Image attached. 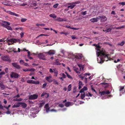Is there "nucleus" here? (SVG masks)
I'll use <instances>...</instances> for the list:
<instances>
[{"label":"nucleus","instance_id":"nucleus-1","mask_svg":"<svg viewBox=\"0 0 125 125\" xmlns=\"http://www.w3.org/2000/svg\"><path fill=\"white\" fill-rule=\"evenodd\" d=\"M98 56H100L99 59L97 58V60L98 63H102L104 61H107L109 59L108 57L109 54H107L104 51L98 52L97 53Z\"/></svg>","mask_w":125,"mask_h":125},{"label":"nucleus","instance_id":"nucleus-2","mask_svg":"<svg viewBox=\"0 0 125 125\" xmlns=\"http://www.w3.org/2000/svg\"><path fill=\"white\" fill-rule=\"evenodd\" d=\"M91 75L90 73H85L82 75L80 74L79 75V77L80 78H81L82 80H84L85 81V83H87V76H89Z\"/></svg>","mask_w":125,"mask_h":125},{"label":"nucleus","instance_id":"nucleus-3","mask_svg":"<svg viewBox=\"0 0 125 125\" xmlns=\"http://www.w3.org/2000/svg\"><path fill=\"white\" fill-rule=\"evenodd\" d=\"M1 59L3 61H7L9 62L11 61L9 57L7 56H2L1 57Z\"/></svg>","mask_w":125,"mask_h":125},{"label":"nucleus","instance_id":"nucleus-4","mask_svg":"<svg viewBox=\"0 0 125 125\" xmlns=\"http://www.w3.org/2000/svg\"><path fill=\"white\" fill-rule=\"evenodd\" d=\"M2 22L4 23H0V25L5 28L7 25H10V23L7 21H3Z\"/></svg>","mask_w":125,"mask_h":125},{"label":"nucleus","instance_id":"nucleus-5","mask_svg":"<svg viewBox=\"0 0 125 125\" xmlns=\"http://www.w3.org/2000/svg\"><path fill=\"white\" fill-rule=\"evenodd\" d=\"M27 83H32L34 84H38L40 83V82L38 81H35L33 80H27Z\"/></svg>","mask_w":125,"mask_h":125},{"label":"nucleus","instance_id":"nucleus-6","mask_svg":"<svg viewBox=\"0 0 125 125\" xmlns=\"http://www.w3.org/2000/svg\"><path fill=\"white\" fill-rule=\"evenodd\" d=\"M19 76V75L18 74L14 72H12L10 75V76L11 78H17Z\"/></svg>","mask_w":125,"mask_h":125},{"label":"nucleus","instance_id":"nucleus-7","mask_svg":"<svg viewBox=\"0 0 125 125\" xmlns=\"http://www.w3.org/2000/svg\"><path fill=\"white\" fill-rule=\"evenodd\" d=\"M38 97V95L36 94H35L33 95H31L29 97V99L31 100L35 99H37Z\"/></svg>","mask_w":125,"mask_h":125},{"label":"nucleus","instance_id":"nucleus-8","mask_svg":"<svg viewBox=\"0 0 125 125\" xmlns=\"http://www.w3.org/2000/svg\"><path fill=\"white\" fill-rule=\"evenodd\" d=\"M12 65L17 69H19L21 68V67L17 64V62H13L11 63Z\"/></svg>","mask_w":125,"mask_h":125},{"label":"nucleus","instance_id":"nucleus-9","mask_svg":"<svg viewBox=\"0 0 125 125\" xmlns=\"http://www.w3.org/2000/svg\"><path fill=\"white\" fill-rule=\"evenodd\" d=\"M99 17L100 18L99 19H100L102 21H105L107 20V18L104 16H99Z\"/></svg>","mask_w":125,"mask_h":125},{"label":"nucleus","instance_id":"nucleus-10","mask_svg":"<svg viewBox=\"0 0 125 125\" xmlns=\"http://www.w3.org/2000/svg\"><path fill=\"white\" fill-rule=\"evenodd\" d=\"M110 93V92L109 91H103L102 92H99V94H100L101 95H104L105 94H109Z\"/></svg>","mask_w":125,"mask_h":125},{"label":"nucleus","instance_id":"nucleus-11","mask_svg":"<svg viewBox=\"0 0 125 125\" xmlns=\"http://www.w3.org/2000/svg\"><path fill=\"white\" fill-rule=\"evenodd\" d=\"M55 53V51L54 50H50L48 52H45V53H47L50 55L54 54Z\"/></svg>","mask_w":125,"mask_h":125},{"label":"nucleus","instance_id":"nucleus-12","mask_svg":"<svg viewBox=\"0 0 125 125\" xmlns=\"http://www.w3.org/2000/svg\"><path fill=\"white\" fill-rule=\"evenodd\" d=\"M7 12L8 14L10 15L13 16H19V15L18 14H16L14 13L11 12L10 11H8Z\"/></svg>","mask_w":125,"mask_h":125},{"label":"nucleus","instance_id":"nucleus-13","mask_svg":"<svg viewBox=\"0 0 125 125\" xmlns=\"http://www.w3.org/2000/svg\"><path fill=\"white\" fill-rule=\"evenodd\" d=\"M38 57L39 58L43 60H45L44 55L42 53H40L38 54Z\"/></svg>","mask_w":125,"mask_h":125},{"label":"nucleus","instance_id":"nucleus-14","mask_svg":"<svg viewBox=\"0 0 125 125\" xmlns=\"http://www.w3.org/2000/svg\"><path fill=\"white\" fill-rule=\"evenodd\" d=\"M51 78L52 77L51 76H47L46 77V79L49 83H51L53 81V80L51 79Z\"/></svg>","mask_w":125,"mask_h":125},{"label":"nucleus","instance_id":"nucleus-15","mask_svg":"<svg viewBox=\"0 0 125 125\" xmlns=\"http://www.w3.org/2000/svg\"><path fill=\"white\" fill-rule=\"evenodd\" d=\"M71 3H68V4L70 5L68 6H67V8H70V9H73L75 6V5L73 4H70Z\"/></svg>","mask_w":125,"mask_h":125},{"label":"nucleus","instance_id":"nucleus-16","mask_svg":"<svg viewBox=\"0 0 125 125\" xmlns=\"http://www.w3.org/2000/svg\"><path fill=\"white\" fill-rule=\"evenodd\" d=\"M44 96L45 98H48L49 96V94L46 92H43L41 95V96L42 97Z\"/></svg>","mask_w":125,"mask_h":125},{"label":"nucleus","instance_id":"nucleus-17","mask_svg":"<svg viewBox=\"0 0 125 125\" xmlns=\"http://www.w3.org/2000/svg\"><path fill=\"white\" fill-rule=\"evenodd\" d=\"M81 68L80 67L79 68H78L76 67L74 69V71L77 73H80V70Z\"/></svg>","mask_w":125,"mask_h":125},{"label":"nucleus","instance_id":"nucleus-18","mask_svg":"<svg viewBox=\"0 0 125 125\" xmlns=\"http://www.w3.org/2000/svg\"><path fill=\"white\" fill-rule=\"evenodd\" d=\"M20 106V102H18L16 104H14L12 106L13 108L18 107Z\"/></svg>","mask_w":125,"mask_h":125},{"label":"nucleus","instance_id":"nucleus-19","mask_svg":"<svg viewBox=\"0 0 125 125\" xmlns=\"http://www.w3.org/2000/svg\"><path fill=\"white\" fill-rule=\"evenodd\" d=\"M21 104L22 107L23 108H25L27 106L26 104L24 103L20 102V105Z\"/></svg>","mask_w":125,"mask_h":125},{"label":"nucleus","instance_id":"nucleus-20","mask_svg":"<svg viewBox=\"0 0 125 125\" xmlns=\"http://www.w3.org/2000/svg\"><path fill=\"white\" fill-rule=\"evenodd\" d=\"M94 46H95L96 47V48H95L96 50L97 51H99V52H100L101 51H104L103 50H101V51L100 50V46L99 45H97L96 44H94Z\"/></svg>","mask_w":125,"mask_h":125},{"label":"nucleus","instance_id":"nucleus-21","mask_svg":"<svg viewBox=\"0 0 125 125\" xmlns=\"http://www.w3.org/2000/svg\"><path fill=\"white\" fill-rule=\"evenodd\" d=\"M90 21L92 22H96L98 21V18H93L90 19Z\"/></svg>","mask_w":125,"mask_h":125},{"label":"nucleus","instance_id":"nucleus-22","mask_svg":"<svg viewBox=\"0 0 125 125\" xmlns=\"http://www.w3.org/2000/svg\"><path fill=\"white\" fill-rule=\"evenodd\" d=\"M59 59H57L56 60V62H54L53 63V64L54 65H61V63L59 62Z\"/></svg>","mask_w":125,"mask_h":125},{"label":"nucleus","instance_id":"nucleus-23","mask_svg":"<svg viewBox=\"0 0 125 125\" xmlns=\"http://www.w3.org/2000/svg\"><path fill=\"white\" fill-rule=\"evenodd\" d=\"M56 21H66V20H64L63 19L60 17L57 18V19L56 20Z\"/></svg>","mask_w":125,"mask_h":125},{"label":"nucleus","instance_id":"nucleus-24","mask_svg":"<svg viewBox=\"0 0 125 125\" xmlns=\"http://www.w3.org/2000/svg\"><path fill=\"white\" fill-rule=\"evenodd\" d=\"M53 70H54V76L55 77L57 76L58 74L57 70L55 68L53 69Z\"/></svg>","mask_w":125,"mask_h":125},{"label":"nucleus","instance_id":"nucleus-25","mask_svg":"<svg viewBox=\"0 0 125 125\" xmlns=\"http://www.w3.org/2000/svg\"><path fill=\"white\" fill-rule=\"evenodd\" d=\"M75 58L77 59H81L82 57V55L81 54L80 55H75Z\"/></svg>","mask_w":125,"mask_h":125},{"label":"nucleus","instance_id":"nucleus-26","mask_svg":"<svg viewBox=\"0 0 125 125\" xmlns=\"http://www.w3.org/2000/svg\"><path fill=\"white\" fill-rule=\"evenodd\" d=\"M65 27L67 28H69L70 29H73L74 30H77L78 29L75 28L74 27H71L69 25H66L65 26Z\"/></svg>","mask_w":125,"mask_h":125},{"label":"nucleus","instance_id":"nucleus-27","mask_svg":"<svg viewBox=\"0 0 125 125\" xmlns=\"http://www.w3.org/2000/svg\"><path fill=\"white\" fill-rule=\"evenodd\" d=\"M50 17L53 18H56V16L54 13H52L50 15Z\"/></svg>","mask_w":125,"mask_h":125},{"label":"nucleus","instance_id":"nucleus-28","mask_svg":"<svg viewBox=\"0 0 125 125\" xmlns=\"http://www.w3.org/2000/svg\"><path fill=\"white\" fill-rule=\"evenodd\" d=\"M66 74L67 77L70 79H73L72 77L69 74L67 73V72H65Z\"/></svg>","mask_w":125,"mask_h":125},{"label":"nucleus","instance_id":"nucleus-29","mask_svg":"<svg viewBox=\"0 0 125 125\" xmlns=\"http://www.w3.org/2000/svg\"><path fill=\"white\" fill-rule=\"evenodd\" d=\"M0 87L2 88L3 89H4L5 87V86L2 83H0Z\"/></svg>","mask_w":125,"mask_h":125},{"label":"nucleus","instance_id":"nucleus-30","mask_svg":"<svg viewBox=\"0 0 125 125\" xmlns=\"http://www.w3.org/2000/svg\"><path fill=\"white\" fill-rule=\"evenodd\" d=\"M72 87V85L71 84H70L68 87V92L70 91L71 90Z\"/></svg>","mask_w":125,"mask_h":125},{"label":"nucleus","instance_id":"nucleus-31","mask_svg":"<svg viewBox=\"0 0 125 125\" xmlns=\"http://www.w3.org/2000/svg\"><path fill=\"white\" fill-rule=\"evenodd\" d=\"M80 3V1H75L74 2H71V3H70V4H72H72H74V5H75V4H78Z\"/></svg>","mask_w":125,"mask_h":125},{"label":"nucleus","instance_id":"nucleus-32","mask_svg":"<svg viewBox=\"0 0 125 125\" xmlns=\"http://www.w3.org/2000/svg\"><path fill=\"white\" fill-rule=\"evenodd\" d=\"M71 103L69 102H66L65 104V105L66 107H68L70 105Z\"/></svg>","mask_w":125,"mask_h":125},{"label":"nucleus","instance_id":"nucleus-33","mask_svg":"<svg viewBox=\"0 0 125 125\" xmlns=\"http://www.w3.org/2000/svg\"><path fill=\"white\" fill-rule=\"evenodd\" d=\"M8 30L11 31L12 30V29L11 27L9 25H7L6 27Z\"/></svg>","mask_w":125,"mask_h":125},{"label":"nucleus","instance_id":"nucleus-34","mask_svg":"<svg viewBox=\"0 0 125 125\" xmlns=\"http://www.w3.org/2000/svg\"><path fill=\"white\" fill-rule=\"evenodd\" d=\"M125 42L124 41H123L121 42L118 43V45L121 46H123L125 43Z\"/></svg>","mask_w":125,"mask_h":125},{"label":"nucleus","instance_id":"nucleus-35","mask_svg":"<svg viewBox=\"0 0 125 125\" xmlns=\"http://www.w3.org/2000/svg\"><path fill=\"white\" fill-rule=\"evenodd\" d=\"M60 75L64 78H65L66 77V76L64 73H61L60 74Z\"/></svg>","mask_w":125,"mask_h":125},{"label":"nucleus","instance_id":"nucleus-36","mask_svg":"<svg viewBox=\"0 0 125 125\" xmlns=\"http://www.w3.org/2000/svg\"><path fill=\"white\" fill-rule=\"evenodd\" d=\"M111 30V29L110 28H109L108 29H107L104 31L105 32H110Z\"/></svg>","mask_w":125,"mask_h":125},{"label":"nucleus","instance_id":"nucleus-37","mask_svg":"<svg viewBox=\"0 0 125 125\" xmlns=\"http://www.w3.org/2000/svg\"><path fill=\"white\" fill-rule=\"evenodd\" d=\"M86 95H85V93H84L83 94H81V98L82 99H83L84 97H85V96Z\"/></svg>","mask_w":125,"mask_h":125},{"label":"nucleus","instance_id":"nucleus-38","mask_svg":"<svg viewBox=\"0 0 125 125\" xmlns=\"http://www.w3.org/2000/svg\"><path fill=\"white\" fill-rule=\"evenodd\" d=\"M12 41L11 42H12L14 43H16L17 41V40L15 39L12 38Z\"/></svg>","mask_w":125,"mask_h":125},{"label":"nucleus","instance_id":"nucleus-39","mask_svg":"<svg viewBox=\"0 0 125 125\" xmlns=\"http://www.w3.org/2000/svg\"><path fill=\"white\" fill-rule=\"evenodd\" d=\"M19 62L21 64L23 65L25 62L23 60H21Z\"/></svg>","mask_w":125,"mask_h":125},{"label":"nucleus","instance_id":"nucleus-40","mask_svg":"<svg viewBox=\"0 0 125 125\" xmlns=\"http://www.w3.org/2000/svg\"><path fill=\"white\" fill-rule=\"evenodd\" d=\"M101 83L103 85H105L106 86L105 87L108 86V83H105V82H104V83Z\"/></svg>","mask_w":125,"mask_h":125},{"label":"nucleus","instance_id":"nucleus-41","mask_svg":"<svg viewBox=\"0 0 125 125\" xmlns=\"http://www.w3.org/2000/svg\"><path fill=\"white\" fill-rule=\"evenodd\" d=\"M59 5L58 3H56L53 6V7L54 8H56Z\"/></svg>","mask_w":125,"mask_h":125},{"label":"nucleus","instance_id":"nucleus-42","mask_svg":"<svg viewBox=\"0 0 125 125\" xmlns=\"http://www.w3.org/2000/svg\"><path fill=\"white\" fill-rule=\"evenodd\" d=\"M53 81V83L54 84H58L59 83H58V82H57V81L56 80H54Z\"/></svg>","mask_w":125,"mask_h":125},{"label":"nucleus","instance_id":"nucleus-43","mask_svg":"<svg viewBox=\"0 0 125 125\" xmlns=\"http://www.w3.org/2000/svg\"><path fill=\"white\" fill-rule=\"evenodd\" d=\"M72 39L73 40H74L75 39H77V38L75 37V36L74 35H72L71 36Z\"/></svg>","mask_w":125,"mask_h":125},{"label":"nucleus","instance_id":"nucleus-44","mask_svg":"<svg viewBox=\"0 0 125 125\" xmlns=\"http://www.w3.org/2000/svg\"><path fill=\"white\" fill-rule=\"evenodd\" d=\"M5 74V73L4 72H2L0 73V78L2 77L1 75Z\"/></svg>","mask_w":125,"mask_h":125},{"label":"nucleus","instance_id":"nucleus-45","mask_svg":"<svg viewBox=\"0 0 125 125\" xmlns=\"http://www.w3.org/2000/svg\"><path fill=\"white\" fill-rule=\"evenodd\" d=\"M45 104L44 102H43L42 103H40V107L42 106Z\"/></svg>","mask_w":125,"mask_h":125},{"label":"nucleus","instance_id":"nucleus-46","mask_svg":"<svg viewBox=\"0 0 125 125\" xmlns=\"http://www.w3.org/2000/svg\"><path fill=\"white\" fill-rule=\"evenodd\" d=\"M27 20V19L26 18H22L21 19V21L22 22H25Z\"/></svg>","mask_w":125,"mask_h":125},{"label":"nucleus","instance_id":"nucleus-47","mask_svg":"<svg viewBox=\"0 0 125 125\" xmlns=\"http://www.w3.org/2000/svg\"><path fill=\"white\" fill-rule=\"evenodd\" d=\"M29 71L32 72L35 71V69L34 68H31L29 69Z\"/></svg>","mask_w":125,"mask_h":125},{"label":"nucleus","instance_id":"nucleus-48","mask_svg":"<svg viewBox=\"0 0 125 125\" xmlns=\"http://www.w3.org/2000/svg\"><path fill=\"white\" fill-rule=\"evenodd\" d=\"M119 4H121L122 5H125V2H120L119 3Z\"/></svg>","mask_w":125,"mask_h":125},{"label":"nucleus","instance_id":"nucleus-49","mask_svg":"<svg viewBox=\"0 0 125 125\" xmlns=\"http://www.w3.org/2000/svg\"><path fill=\"white\" fill-rule=\"evenodd\" d=\"M49 107L48 104H46L44 108H46Z\"/></svg>","mask_w":125,"mask_h":125},{"label":"nucleus","instance_id":"nucleus-50","mask_svg":"<svg viewBox=\"0 0 125 125\" xmlns=\"http://www.w3.org/2000/svg\"><path fill=\"white\" fill-rule=\"evenodd\" d=\"M49 71L50 72V73H53L54 72V70H53L52 69L50 68V69Z\"/></svg>","mask_w":125,"mask_h":125},{"label":"nucleus","instance_id":"nucleus-51","mask_svg":"<svg viewBox=\"0 0 125 125\" xmlns=\"http://www.w3.org/2000/svg\"><path fill=\"white\" fill-rule=\"evenodd\" d=\"M46 85L47 83H44L42 85V88H45Z\"/></svg>","mask_w":125,"mask_h":125},{"label":"nucleus","instance_id":"nucleus-52","mask_svg":"<svg viewBox=\"0 0 125 125\" xmlns=\"http://www.w3.org/2000/svg\"><path fill=\"white\" fill-rule=\"evenodd\" d=\"M5 72L7 73L8 72V68H6L5 70Z\"/></svg>","mask_w":125,"mask_h":125},{"label":"nucleus","instance_id":"nucleus-53","mask_svg":"<svg viewBox=\"0 0 125 125\" xmlns=\"http://www.w3.org/2000/svg\"><path fill=\"white\" fill-rule=\"evenodd\" d=\"M88 94H86V95L87 96H90L91 97L92 96V94H91L90 92H88Z\"/></svg>","mask_w":125,"mask_h":125},{"label":"nucleus","instance_id":"nucleus-54","mask_svg":"<svg viewBox=\"0 0 125 125\" xmlns=\"http://www.w3.org/2000/svg\"><path fill=\"white\" fill-rule=\"evenodd\" d=\"M73 93H75L76 92V87H74L73 89Z\"/></svg>","mask_w":125,"mask_h":125},{"label":"nucleus","instance_id":"nucleus-55","mask_svg":"<svg viewBox=\"0 0 125 125\" xmlns=\"http://www.w3.org/2000/svg\"><path fill=\"white\" fill-rule=\"evenodd\" d=\"M7 42H11L12 41V39H7L5 40Z\"/></svg>","mask_w":125,"mask_h":125},{"label":"nucleus","instance_id":"nucleus-56","mask_svg":"<svg viewBox=\"0 0 125 125\" xmlns=\"http://www.w3.org/2000/svg\"><path fill=\"white\" fill-rule=\"evenodd\" d=\"M86 11H85L83 12L82 13V14L83 15H85L86 14Z\"/></svg>","mask_w":125,"mask_h":125},{"label":"nucleus","instance_id":"nucleus-57","mask_svg":"<svg viewBox=\"0 0 125 125\" xmlns=\"http://www.w3.org/2000/svg\"><path fill=\"white\" fill-rule=\"evenodd\" d=\"M20 34L21 35V38H22V37H23V34H24L23 32H21Z\"/></svg>","mask_w":125,"mask_h":125},{"label":"nucleus","instance_id":"nucleus-58","mask_svg":"<svg viewBox=\"0 0 125 125\" xmlns=\"http://www.w3.org/2000/svg\"><path fill=\"white\" fill-rule=\"evenodd\" d=\"M22 70L23 71L26 72V71H29V69H23Z\"/></svg>","mask_w":125,"mask_h":125},{"label":"nucleus","instance_id":"nucleus-59","mask_svg":"<svg viewBox=\"0 0 125 125\" xmlns=\"http://www.w3.org/2000/svg\"><path fill=\"white\" fill-rule=\"evenodd\" d=\"M24 65L26 66H29V65L28 64L24 62Z\"/></svg>","mask_w":125,"mask_h":125},{"label":"nucleus","instance_id":"nucleus-60","mask_svg":"<svg viewBox=\"0 0 125 125\" xmlns=\"http://www.w3.org/2000/svg\"><path fill=\"white\" fill-rule=\"evenodd\" d=\"M59 107H63L64 106V105L62 104H59Z\"/></svg>","mask_w":125,"mask_h":125},{"label":"nucleus","instance_id":"nucleus-61","mask_svg":"<svg viewBox=\"0 0 125 125\" xmlns=\"http://www.w3.org/2000/svg\"><path fill=\"white\" fill-rule=\"evenodd\" d=\"M91 90L95 92H96V90L93 88V87H92V85L91 86Z\"/></svg>","mask_w":125,"mask_h":125},{"label":"nucleus","instance_id":"nucleus-62","mask_svg":"<svg viewBox=\"0 0 125 125\" xmlns=\"http://www.w3.org/2000/svg\"><path fill=\"white\" fill-rule=\"evenodd\" d=\"M124 86H122L120 87V89L119 90L120 91H121V90H122L123 89H124Z\"/></svg>","mask_w":125,"mask_h":125},{"label":"nucleus","instance_id":"nucleus-63","mask_svg":"<svg viewBox=\"0 0 125 125\" xmlns=\"http://www.w3.org/2000/svg\"><path fill=\"white\" fill-rule=\"evenodd\" d=\"M83 89L84 91L86 90H87V88L86 86H84Z\"/></svg>","mask_w":125,"mask_h":125},{"label":"nucleus","instance_id":"nucleus-64","mask_svg":"<svg viewBox=\"0 0 125 125\" xmlns=\"http://www.w3.org/2000/svg\"><path fill=\"white\" fill-rule=\"evenodd\" d=\"M111 14H113L114 15H115V13L114 11H112Z\"/></svg>","mask_w":125,"mask_h":125}]
</instances>
